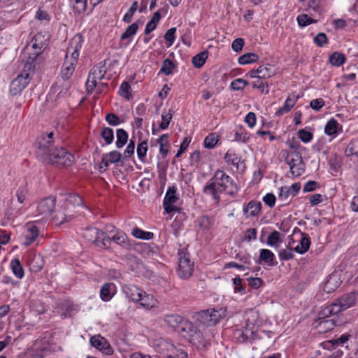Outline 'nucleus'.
<instances>
[{"instance_id":"38","label":"nucleus","mask_w":358,"mask_h":358,"mask_svg":"<svg viewBox=\"0 0 358 358\" xmlns=\"http://www.w3.org/2000/svg\"><path fill=\"white\" fill-rule=\"evenodd\" d=\"M253 334L252 331H250L248 329L245 330L243 329H237L234 332V337L239 343H244L248 341L250 335Z\"/></svg>"},{"instance_id":"35","label":"nucleus","mask_w":358,"mask_h":358,"mask_svg":"<svg viewBox=\"0 0 358 358\" xmlns=\"http://www.w3.org/2000/svg\"><path fill=\"white\" fill-rule=\"evenodd\" d=\"M259 59V56L252 52L245 53L238 58V63L241 65L248 64L256 62Z\"/></svg>"},{"instance_id":"7","label":"nucleus","mask_w":358,"mask_h":358,"mask_svg":"<svg viewBox=\"0 0 358 358\" xmlns=\"http://www.w3.org/2000/svg\"><path fill=\"white\" fill-rule=\"evenodd\" d=\"M177 187L176 186L169 187L163 201V206L166 213L171 214L175 212H179L180 208L174 204L178 201L179 197L176 194Z\"/></svg>"},{"instance_id":"2","label":"nucleus","mask_w":358,"mask_h":358,"mask_svg":"<svg viewBox=\"0 0 358 358\" xmlns=\"http://www.w3.org/2000/svg\"><path fill=\"white\" fill-rule=\"evenodd\" d=\"M40 161L55 166L58 168L71 166L74 161V156L61 146H56L47 157Z\"/></svg>"},{"instance_id":"20","label":"nucleus","mask_w":358,"mask_h":358,"mask_svg":"<svg viewBox=\"0 0 358 358\" xmlns=\"http://www.w3.org/2000/svg\"><path fill=\"white\" fill-rule=\"evenodd\" d=\"M31 43L34 50H40L41 52L48 45L47 39L45 38V36L42 33L36 34L32 38Z\"/></svg>"},{"instance_id":"40","label":"nucleus","mask_w":358,"mask_h":358,"mask_svg":"<svg viewBox=\"0 0 358 358\" xmlns=\"http://www.w3.org/2000/svg\"><path fill=\"white\" fill-rule=\"evenodd\" d=\"M345 62V57L343 54L335 52L329 57V62L333 66H340Z\"/></svg>"},{"instance_id":"3","label":"nucleus","mask_w":358,"mask_h":358,"mask_svg":"<svg viewBox=\"0 0 358 358\" xmlns=\"http://www.w3.org/2000/svg\"><path fill=\"white\" fill-rule=\"evenodd\" d=\"M54 132L42 133L38 136L35 141L36 156L38 159L41 160L47 157L57 145H55L53 139Z\"/></svg>"},{"instance_id":"37","label":"nucleus","mask_w":358,"mask_h":358,"mask_svg":"<svg viewBox=\"0 0 358 358\" xmlns=\"http://www.w3.org/2000/svg\"><path fill=\"white\" fill-rule=\"evenodd\" d=\"M117 141L116 146L118 148H122L127 142L128 134L123 129H118L116 131Z\"/></svg>"},{"instance_id":"62","label":"nucleus","mask_w":358,"mask_h":358,"mask_svg":"<svg viewBox=\"0 0 358 358\" xmlns=\"http://www.w3.org/2000/svg\"><path fill=\"white\" fill-rule=\"evenodd\" d=\"M106 155L108 157V160L110 161V162L113 164L119 162L122 158V154L117 150L111 151L108 154Z\"/></svg>"},{"instance_id":"11","label":"nucleus","mask_w":358,"mask_h":358,"mask_svg":"<svg viewBox=\"0 0 358 358\" xmlns=\"http://www.w3.org/2000/svg\"><path fill=\"white\" fill-rule=\"evenodd\" d=\"M83 39L80 34H76L70 41L66 55L71 54L73 62H77L79 57V50L82 48Z\"/></svg>"},{"instance_id":"43","label":"nucleus","mask_w":358,"mask_h":358,"mask_svg":"<svg viewBox=\"0 0 358 358\" xmlns=\"http://www.w3.org/2000/svg\"><path fill=\"white\" fill-rule=\"evenodd\" d=\"M101 136L107 145L111 144L114 140L113 130L109 127H103L101 130Z\"/></svg>"},{"instance_id":"23","label":"nucleus","mask_w":358,"mask_h":358,"mask_svg":"<svg viewBox=\"0 0 358 358\" xmlns=\"http://www.w3.org/2000/svg\"><path fill=\"white\" fill-rule=\"evenodd\" d=\"M138 302H140L141 306L148 310L157 307L158 304V301L154 296L148 294L145 292V294L141 295V299Z\"/></svg>"},{"instance_id":"56","label":"nucleus","mask_w":358,"mask_h":358,"mask_svg":"<svg viewBox=\"0 0 358 358\" xmlns=\"http://www.w3.org/2000/svg\"><path fill=\"white\" fill-rule=\"evenodd\" d=\"M298 137L303 143H308L313 139V134L305 129H300L298 131Z\"/></svg>"},{"instance_id":"50","label":"nucleus","mask_w":358,"mask_h":358,"mask_svg":"<svg viewBox=\"0 0 358 358\" xmlns=\"http://www.w3.org/2000/svg\"><path fill=\"white\" fill-rule=\"evenodd\" d=\"M224 159L226 163L232 164L238 169L240 159L234 153L228 151L225 154Z\"/></svg>"},{"instance_id":"51","label":"nucleus","mask_w":358,"mask_h":358,"mask_svg":"<svg viewBox=\"0 0 358 358\" xmlns=\"http://www.w3.org/2000/svg\"><path fill=\"white\" fill-rule=\"evenodd\" d=\"M172 113L171 111L169 113H166V111H164L162 114V122L159 124V128L162 130L166 129L169 127V125L170 124V122L172 119Z\"/></svg>"},{"instance_id":"14","label":"nucleus","mask_w":358,"mask_h":358,"mask_svg":"<svg viewBox=\"0 0 358 358\" xmlns=\"http://www.w3.org/2000/svg\"><path fill=\"white\" fill-rule=\"evenodd\" d=\"M55 201L56 200L53 197H48L42 199L37 207L38 213L44 216L49 215L55 206Z\"/></svg>"},{"instance_id":"46","label":"nucleus","mask_w":358,"mask_h":358,"mask_svg":"<svg viewBox=\"0 0 358 358\" xmlns=\"http://www.w3.org/2000/svg\"><path fill=\"white\" fill-rule=\"evenodd\" d=\"M280 241V234L275 230L267 238V244L269 246L275 247Z\"/></svg>"},{"instance_id":"31","label":"nucleus","mask_w":358,"mask_h":358,"mask_svg":"<svg viewBox=\"0 0 358 358\" xmlns=\"http://www.w3.org/2000/svg\"><path fill=\"white\" fill-rule=\"evenodd\" d=\"M71 88V82L69 80H65L63 82L62 85H59L58 83H56L55 85L52 87V90L55 92L59 90L57 97L61 98L66 96L69 93V90Z\"/></svg>"},{"instance_id":"24","label":"nucleus","mask_w":358,"mask_h":358,"mask_svg":"<svg viewBox=\"0 0 358 358\" xmlns=\"http://www.w3.org/2000/svg\"><path fill=\"white\" fill-rule=\"evenodd\" d=\"M61 317L62 318L71 317L77 310L76 306L70 301H64L61 304Z\"/></svg>"},{"instance_id":"63","label":"nucleus","mask_w":358,"mask_h":358,"mask_svg":"<svg viewBox=\"0 0 358 358\" xmlns=\"http://www.w3.org/2000/svg\"><path fill=\"white\" fill-rule=\"evenodd\" d=\"M324 104L325 102L322 98L313 99L310 102V108L315 111L320 110V109L324 106Z\"/></svg>"},{"instance_id":"36","label":"nucleus","mask_w":358,"mask_h":358,"mask_svg":"<svg viewBox=\"0 0 358 358\" xmlns=\"http://www.w3.org/2000/svg\"><path fill=\"white\" fill-rule=\"evenodd\" d=\"M257 73H259V79H267L275 74L274 70L268 64L267 66H260L257 69Z\"/></svg>"},{"instance_id":"12","label":"nucleus","mask_w":358,"mask_h":358,"mask_svg":"<svg viewBox=\"0 0 358 358\" xmlns=\"http://www.w3.org/2000/svg\"><path fill=\"white\" fill-rule=\"evenodd\" d=\"M337 306L334 305V302L328 306H326L319 312L318 314V320H320V324L322 323H329L330 322V326L328 329H331V327L334 324L331 322V320H328L327 318L331 317L332 315H335L338 313Z\"/></svg>"},{"instance_id":"16","label":"nucleus","mask_w":358,"mask_h":358,"mask_svg":"<svg viewBox=\"0 0 358 358\" xmlns=\"http://www.w3.org/2000/svg\"><path fill=\"white\" fill-rule=\"evenodd\" d=\"M341 274L334 272L329 275L324 285V290L327 293H331L337 289L341 284Z\"/></svg>"},{"instance_id":"44","label":"nucleus","mask_w":358,"mask_h":358,"mask_svg":"<svg viewBox=\"0 0 358 358\" xmlns=\"http://www.w3.org/2000/svg\"><path fill=\"white\" fill-rule=\"evenodd\" d=\"M138 26L136 22L131 24L126 29L125 31L121 35L120 39L122 41H124L127 38H129L130 37L136 34V33L138 31Z\"/></svg>"},{"instance_id":"1","label":"nucleus","mask_w":358,"mask_h":358,"mask_svg":"<svg viewBox=\"0 0 358 358\" xmlns=\"http://www.w3.org/2000/svg\"><path fill=\"white\" fill-rule=\"evenodd\" d=\"M238 189L232 178L228 176L224 171L217 170L213 178L208 181L203 187V193L212 196L213 199L217 202H220V194L225 192L227 194L235 196L238 193Z\"/></svg>"},{"instance_id":"13","label":"nucleus","mask_w":358,"mask_h":358,"mask_svg":"<svg viewBox=\"0 0 358 358\" xmlns=\"http://www.w3.org/2000/svg\"><path fill=\"white\" fill-rule=\"evenodd\" d=\"M77 62H73V59L69 58V56L66 55L60 73V76L63 81L69 80L71 78L75 71V66Z\"/></svg>"},{"instance_id":"9","label":"nucleus","mask_w":358,"mask_h":358,"mask_svg":"<svg viewBox=\"0 0 358 358\" xmlns=\"http://www.w3.org/2000/svg\"><path fill=\"white\" fill-rule=\"evenodd\" d=\"M30 80L29 73L22 72L11 82L10 85V93L13 96L20 94L27 86Z\"/></svg>"},{"instance_id":"10","label":"nucleus","mask_w":358,"mask_h":358,"mask_svg":"<svg viewBox=\"0 0 358 358\" xmlns=\"http://www.w3.org/2000/svg\"><path fill=\"white\" fill-rule=\"evenodd\" d=\"M356 302L355 294L352 292L343 294L340 298L336 299L334 303L337 306L338 313L353 306Z\"/></svg>"},{"instance_id":"29","label":"nucleus","mask_w":358,"mask_h":358,"mask_svg":"<svg viewBox=\"0 0 358 358\" xmlns=\"http://www.w3.org/2000/svg\"><path fill=\"white\" fill-rule=\"evenodd\" d=\"M113 283H104L100 289V297L104 301H108L113 297L112 289L115 288Z\"/></svg>"},{"instance_id":"64","label":"nucleus","mask_w":358,"mask_h":358,"mask_svg":"<svg viewBox=\"0 0 358 358\" xmlns=\"http://www.w3.org/2000/svg\"><path fill=\"white\" fill-rule=\"evenodd\" d=\"M257 231L255 228H250L247 229L245 232L243 240L250 242L252 240H255L257 238Z\"/></svg>"},{"instance_id":"21","label":"nucleus","mask_w":358,"mask_h":358,"mask_svg":"<svg viewBox=\"0 0 358 358\" xmlns=\"http://www.w3.org/2000/svg\"><path fill=\"white\" fill-rule=\"evenodd\" d=\"M298 96H295L294 95H293L292 97L288 96L285 100L283 106L275 112V115L281 116L289 112L295 105Z\"/></svg>"},{"instance_id":"5","label":"nucleus","mask_w":358,"mask_h":358,"mask_svg":"<svg viewBox=\"0 0 358 358\" xmlns=\"http://www.w3.org/2000/svg\"><path fill=\"white\" fill-rule=\"evenodd\" d=\"M178 256V275L181 278L187 279L192 275L194 263L190 259L189 254L180 250Z\"/></svg>"},{"instance_id":"48","label":"nucleus","mask_w":358,"mask_h":358,"mask_svg":"<svg viewBox=\"0 0 358 358\" xmlns=\"http://www.w3.org/2000/svg\"><path fill=\"white\" fill-rule=\"evenodd\" d=\"M138 9V2L136 1H134L127 12V13L124 15L122 20L126 23H129L131 21V19L133 17L134 14Z\"/></svg>"},{"instance_id":"28","label":"nucleus","mask_w":358,"mask_h":358,"mask_svg":"<svg viewBox=\"0 0 358 358\" xmlns=\"http://www.w3.org/2000/svg\"><path fill=\"white\" fill-rule=\"evenodd\" d=\"M164 322L172 329L178 327L184 322V318L179 315H167L164 317Z\"/></svg>"},{"instance_id":"32","label":"nucleus","mask_w":358,"mask_h":358,"mask_svg":"<svg viewBox=\"0 0 358 358\" xmlns=\"http://www.w3.org/2000/svg\"><path fill=\"white\" fill-rule=\"evenodd\" d=\"M157 143L159 144V152L162 154L164 157H166L169 152V134H164L162 135L158 139H157Z\"/></svg>"},{"instance_id":"42","label":"nucleus","mask_w":358,"mask_h":358,"mask_svg":"<svg viewBox=\"0 0 358 358\" xmlns=\"http://www.w3.org/2000/svg\"><path fill=\"white\" fill-rule=\"evenodd\" d=\"M106 343L107 341L100 336H94L90 338L91 345L101 351L106 346Z\"/></svg>"},{"instance_id":"39","label":"nucleus","mask_w":358,"mask_h":358,"mask_svg":"<svg viewBox=\"0 0 358 358\" xmlns=\"http://www.w3.org/2000/svg\"><path fill=\"white\" fill-rule=\"evenodd\" d=\"M132 235L142 240H150L153 238V233L145 231L138 227H135L132 230Z\"/></svg>"},{"instance_id":"26","label":"nucleus","mask_w":358,"mask_h":358,"mask_svg":"<svg viewBox=\"0 0 358 358\" xmlns=\"http://www.w3.org/2000/svg\"><path fill=\"white\" fill-rule=\"evenodd\" d=\"M262 209V203L260 201L252 200L247 206L243 208L244 213H247L250 211V215L252 217H256L258 215L259 211Z\"/></svg>"},{"instance_id":"61","label":"nucleus","mask_w":358,"mask_h":358,"mask_svg":"<svg viewBox=\"0 0 358 358\" xmlns=\"http://www.w3.org/2000/svg\"><path fill=\"white\" fill-rule=\"evenodd\" d=\"M105 119L110 126H117L121 123L119 117L115 113H108Z\"/></svg>"},{"instance_id":"6","label":"nucleus","mask_w":358,"mask_h":358,"mask_svg":"<svg viewBox=\"0 0 358 358\" xmlns=\"http://www.w3.org/2000/svg\"><path fill=\"white\" fill-rule=\"evenodd\" d=\"M106 69L105 64H99L95 66L89 73L88 78L86 82V89L88 93H92L97 86L98 80L104 78Z\"/></svg>"},{"instance_id":"22","label":"nucleus","mask_w":358,"mask_h":358,"mask_svg":"<svg viewBox=\"0 0 358 358\" xmlns=\"http://www.w3.org/2000/svg\"><path fill=\"white\" fill-rule=\"evenodd\" d=\"M259 259L269 266H276L278 262H275L274 254L268 249H262L259 252Z\"/></svg>"},{"instance_id":"27","label":"nucleus","mask_w":358,"mask_h":358,"mask_svg":"<svg viewBox=\"0 0 358 358\" xmlns=\"http://www.w3.org/2000/svg\"><path fill=\"white\" fill-rule=\"evenodd\" d=\"M38 233L39 231L36 226L31 225L30 227H29L24 235L25 241L24 243V245L28 246L30 244H31L38 237Z\"/></svg>"},{"instance_id":"34","label":"nucleus","mask_w":358,"mask_h":358,"mask_svg":"<svg viewBox=\"0 0 358 358\" xmlns=\"http://www.w3.org/2000/svg\"><path fill=\"white\" fill-rule=\"evenodd\" d=\"M208 56V51H203L192 57V62L196 68H201L205 64Z\"/></svg>"},{"instance_id":"4","label":"nucleus","mask_w":358,"mask_h":358,"mask_svg":"<svg viewBox=\"0 0 358 358\" xmlns=\"http://www.w3.org/2000/svg\"><path fill=\"white\" fill-rule=\"evenodd\" d=\"M83 236L89 242H92L100 248H106L110 244L109 236L95 227L86 228L83 232Z\"/></svg>"},{"instance_id":"55","label":"nucleus","mask_w":358,"mask_h":358,"mask_svg":"<svg viewBox=\"0 0 358 358\" xmlns=\"http://www.w3.org/2000/svg\"><path fill=\"white\" fill-rule=\"evenodd\" d=\"M131 90V86L127 82H123L120 87L119 93L120 96L125 97L127 100L130 99L131 94L129 91Z\"/></svg>"},{"instance_id":"33","label":"nucleus","mask_w":358,"mask_h":358,"mask_svg":"<svg viewBox=\"0 0 358 358\" xmlns=\"http://www.w3.org/2000/svg\"><path fill=\"white\" fill-rule=\"evenodd\" d=\"M10 267L13 274L19 279L24 277V268L18 259H14L10 262Z\"/></svg>"},{"instance_id":"58","label":"nucleus","mask_w":358,"mask_h":358,"mask_svg":"<svg viewBox=\"0 0 358 358\" xmlns=\"http://www.w3.org/2000/svg\"><path fill=\"white\" fill-rule=\"evenodd\" d=\"M278 256L282 260L292 259L294 257L293 250L292 248L280 250L278 252Z\"/></svg>"},{"instance_id":"18","label":"nucleus","mask_w":358,"mask_h":358,"mask_svg":"<svg viewBox=\"0 0 358 358\" xmlns=\"http://www.w3.org/2000/svg\"><path fill=\"white\" fill-rule=\"evenodd\" d=\"M123 291L127 298L136 303L138 302L141 299V295L145 294V291L134 285L125 286L123 288Z\"/></svg>"},{"instance_id":"54","label":"nucleus","mask_w":358,"mask_h":358,"mask_svg":"<svg viewBox=\"0 0 358 358\" xmlns=\"http://www.w3.org/2000/svg\"><path fill=\"white\" fill-rule=\"evenodd\" d=\"M176 32V28L172 27V28L169 29V30H167L166 32L165 33L164 39L168 43V44H167L168 48L171 46L173 45V43H174V41L176 39V36H175Z\"/></svg>"},{"instance_id":"45","label":"nucleus","mask_w":358,"mask_h":358,"mask_svg":"<svg viewBox=\"0 0 358 358\" xmlns=\"http://www.w3.org/2000/svg\"><path fill=\"white\" fill-rule=\"evenodd\" d=\"M296 20L298 24L302 27L308 26L312 23L317 22V20L311 18L307 14H301L298 15Z\"/></svg>"},{"instance_id":"60","label":"nucleus","mask_w":358,"mask_h":358,"mask_svg":"<svg viewBox=\"0 0 358 358\" xmlns=\"http://www.w3.org/2000/svg\"><path fill=\"white\" fill-rule=\"evenodd\" d=\"M233 282L234 284V290L236 292H239L241 294L245 293V287L242 285V279L239 276H236L234 278Z\"/></svg>"},{"instance_id":"59","label":"nucleus","mask_w":358,"mask_h":358,"mask_svg":"<svg viewBox=\"0 0 358 358\" xmlns=\"http://www.w3.org/2000/svg\"><path fill=\"white\" fill-rule=\"evenodd\" d=\"M31 307L33 310L36 312L37 315H41L45 311L43 303L39 300L32 301Z\"/></svg>"},{"instance_id":"57","label":"nucleus","mask_w":358,"mask_h":358,"mask_svg":"<svg viewBox=\"0 0 358 358\" xmlns=\"http://www.w3.org/2000/svg\"><path fill=\"white\" fill-rule=\"evenodd\" d=\"M314 43L319 47H322L328 43V38L324 33H319L313 38Z\"/></svg>"},{"instance_id":"25","label":"nucleus","mask_w":358,"mask_h":358,"mask_svg":"<svg viewBox=\"0 0 358 358\" xmlns=\"http://www.w3.org/2000/svg\"><path fill=\"white\" fill-rule=\"evenodd\" d=\"M301 238L299 244L294 248V250L299 254L306 252L310 245V241L308 234L301 232Z\"/></svg>"},{"instance_id":"19","label":"nucleus","mask_w":358,"mask_h":358,"mask_svg":"<svg viewBox=\"0 0 358 358\" xmlns=\"http://www.w3.org/2000/svg\"><path fill=\"white\" fill-rule=\"evenodd\" d=\"M109 238L110 239V242L113 241L122 248H129L130 246L127 234L121 230H117L116 233L113 236H109Z\"/></svg>"},{"instance_id":"15","label":"nucleus","mask_w":358,"mask_h":358,"mask_svg":"<svg viewBox=\"0 0 358 358\" xmlns=\"http://www.w3.org/2000/svg\"><path fill=\"white\" fill-rule=\"evenodd\" d=\"M301 185L299 182L294 183L291 186H284L280 188L278 199L282 201H287L289 196H294L299 192Z\"/></svg>"},{"instance_id":"30","label":"nucleus","mask_w":358,"mask_h":358,"mask_svg":"<svg viewBox=\"0 0 358 358\" xmlns=\"http://www.w3.org/2000/svg\"><path fill=\"white\" fill-rule=\"evenodd\" d=\"M83 199L78 194H69L66 198V208L69 209L70 206L82 207Z\"/></svg>"},{"instance_id":"17","label":"nucleus","mask_w":358,"mask_h":358,"mask_svg":"<svg viewBox=\"0 0 358 358\" xmlns=\"http://www.w3.org/2000/svg\"><path fill=\"white\" fill-rule=\"evenodd\" d=\"M293 157H296V161H299L297 164L291 166L290 172L294 177L301 176L305 172V165L303 162L302 155L299 152L294 151L291 153Z\"/></svg>"},{"instance_id":"47","label":"nucleus","mask_w":358,"mask_h":358,"mask_svg":"<svg viewBox=\"0 0 358 358\" xmlns=\"http://www.w3.org/2000/svg\"><path fill=\"white\" fill-rule=\"evenodd\" d=\"M217 141L218 136L214 133L210 134L204 139V146L209 149L213 148Z\"/></svg>"},{"instance_id":"8","label":"nucleus","mask_w":358,"mask_h":358,"mask_svg":"<svg viewBox=\"0 0 358 358\" xmlns=\"http://www.w3.org/2000/svg\"><path fill=\"white\" fill-rule=\"evenodd\" d=\"M222 319L219 311L215 310H206L199 313L197 320L206 326H214Z\"/></svg>"},{"instance_id":"52","label":"nucleus","mask_w":358,"mask_h":358,"mask_svg":"<svg viewBox=\"0 0 358 358\" xmlns=\"http://www.w3.org/2000/svg\"><path fill=\"white\" fill-rule=\"evenodd\" d=\"M248 84V83L245 80L237 78L231 83L230 87L233 90L239 91L242 90Z\"/></svg>"},{"instance_id":"49","label":"nucleus","mask_w":358,"mask_h":358,"mask_svg":"<svg viewBox=\"0 0 358 358\" xmlns=\"http://www.w3.org/2000/svg\"><path fill=\"white\" fill-rule=\"evenodd\" d=\"M174 67L173 62L169 59H166L162 63L160 71L165 75H169L172 73Z\"/></svg>"},{"instance_id":"53","label":"nucleus","mask_w":358,"mask_h":358,"mask_svg":"<svg viewBox=\"0 0 358 358\" xmlns=\"http://www.w3.org/2000/svg\"><path fill=\"white\" fill-rule=\"evenodd\" d=\"M73 9L78 13L84 12L87 8V0H71Z\"/></svg>"},{"instance_id":"41","label":"nucleus","mask_w":358,"mask_h":358,"mask_svg":"<svg viewBox=\"0 0 358 358\" xmlns=\"http://www.w3.org/2000/svg\"><path fill=\"white\" fill-rule=\"evenodd\" d=\"M338 123V122L334 120V118H331L329 120L324 127V132L328 136H332L337 133Z\"/></svg>"}]
</instances>
